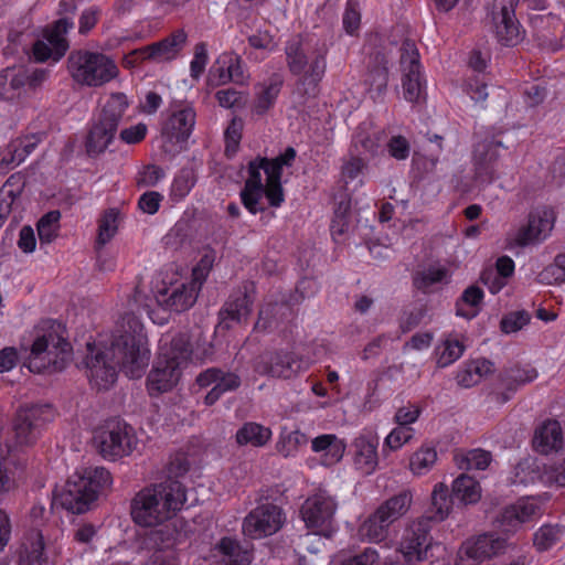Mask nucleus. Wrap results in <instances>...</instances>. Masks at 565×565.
<instances>
[{
  "label": "nucleus",
  "instance_id": "nucleus-4",
  "mask_svg": "<svg viewBox=\"0 0 565 565\" xmlns=\"http://www.w3.org/2000/svg\"><path fill=\"white\" fill-rule=\"evenodd\" d=\"M111 483V475L106 468L88 467L82 475L71 477L61 489L54 490L53 504L73 514L85 513Z\"/></svg>",
  "mask_w": 565,
  "mask_h": 565
},
{
  "label": "nucleus",
  "instance_id": "nucleus-23",
  "mask_svg": "<svg viewBox=\"0 0 565 565\" xmlns=\"http://www.w3.org/2000/svg\"><path fill=\"white\" fill-rule=\"evenodd\" d=\"M199 292L190 280L170 282L169 286L163 282L156 289V300L170 311L183 312L195 303Z\"/></svg>",
  "mask_w": 565,
  "mask_h": 565
},
{
  "label": "nucleus",
  "instance_id": "nucleus-52",
  "mask_svg": "<svg viewBox=\"0 0 565 565\" xmlns=\"http://www.w3.org/2000/svg\"><path fill=\"white\" fill-rule=\"evenodd\" d=\"M466 347L462 341L456 337H448L445 339L441 345V351L438 354L437 364L440 367L449 366L459 360Z\"/></svg>",
  "mask_w": 565,
  "mask_h": 565
},
{
  "label": "nucleus",
  "instance_id": "nucleus-19",
  "mask_svg": "<svg viewBox=\"0 0 565 565\" xmlns=\"http://www.w3.org/2000/svg\"><path fill=\"white\" fill-rule=\"evenodd\" d=\"M542 514V507L534 497H523L505 505L498 514L495 522L504 533H514L523 524L534 521Z\"/></svg>",
  "mask_w": 565,
  "mask_h": 565
},
{
  "label": "nucleus",
  "instance_id": "nucleus-31",
  "mask_svg": "<svg viewBox=\"0 0 565 565\" xmlns=\"http://www.w3.org/2000/svg\"><path fill=\"white\" fill-rule=\"evenodd\" d=\"M117 128L108 122L97 119L88 129L85 138V150L88 157L96 158L104 153L115 139Z\"/></svg>",
  "mask_w": 565,
  "mask_h": 565
},
{
  "label": "nucleus",
  "instance_id": "nucleus-17",
  "mask_svg": "<svg viewBox=\"0 0 565 565\" xmlns=\"http://www.w3.org/2000/svg\"><path fill=\"white\" fill-rule=\"evenodd\" d=\"M520 0H494L492 22L495 36L504 46H514L522 41L521 24L515 17V8Z\"/></svg>",
  "mask_w": 565,
  "mask_h": 565
},
{
  "label": "nucleus",
  "instance_id": "nucleus-63",
  "mask_svg": "<svg viewBox=\"0 0 565 565\" xmlns=\"http://www.w3.org/2000/svg\"><path fill=\"white\" fill-rule=\"evenodd\" d=\"M148 134V126L143 122L126 127L119 132V139L126 145H138L142 142Z\"/></svg>",
  "mask_w": 565,
  "mask_h": 565
},
{
  "label": "nucleus",
  "instance_id": "nucleus-11",
  "mask_svg": "<svg viewBox=\"0 0 565 565\" xmlns=\"http://www.w3.org/2000/svg\"><path fill=\"white\" fill-rule=\"evenodd\" d=\"M55 417L51 404L21 406L15 414L13 430L18 444L30 446L36 443L47 423Z\"/></svg>",
  "mask_w": 565,
  "mask_h": 565
},
{
  "label": "nucleus",
  "instance_id": "nucleus-5",
  "mask_svg": "<svg viewBox=\"0 0 565 565\" xmlns=\"http://www.w3.org/2000/svg\"><path fill=\"white\" fill-rule=\"evenodd\" d=\"M67 70L75 83L87 87H100L119 75V67L110 56L83 49L70 53Z\"/></svg>",
  "mask_w": 565,
  "mask_h": 565
},
{
  "label": "nucleus",
  "instance_id": "nucleus-34",
  "mask_svg": "<svg viewBox=\"0 0 565 565\" xmlns=\"http://www.w3.org/2000/svg\"><path fill=\"white\" fill-rule=\"evenodd\" d=\"M456 500L444 483H437L431 492L429 509L420 518H427L429 524L444 521L450 514Z\"/></svg>",
  "mask_w": 565,
  "mask_h": 565
},
{
  "label": "nucleus",
  "instance_id": "nucleus-43",
  "mask_svg": "<svg viewBox=\"0 0 565 565\" xmlns=\"http://www.w3.org/2000/svg\"><path fill=\"white\" fill-rule=\"evenodd\" d=\"M193 347L188 333H178L171 340L170 348L167 352H161L159 356L167 359L169 362H177L182 369L192 358Z\"/></svg>",
  "mask_w": 565,
  "mask_h": 565
},
{
  "label": "nucleus",
  "instance_id": "nucleus-3",
  "mask_svg": "<svg viewBox=\"0 0 565 565\" xmlns=\"http://www.w3.org/2000/svg\"><path fill=\"white\" fill-rule=\"evenodd\" d=\"M331 44L324 39H318L307 52L299 39L286 43L285 54L289 72L299 76L297 85L306 95L315 96L319 84L326 75L327 56Z\"/></svg>",
  "mask_w": 565,
  "mask_h": 565
},
{
  "label": "nucleus",
  "instance_id": "nucleus-8",
  "mask_svg": "<svg viewBox=\"0 0 565 565\" xmlns=\"http://www.w3.org/2000/svg\"><path fill=\"white\" fill-rule=\"evenodd\" d=\"M95 440L102 456L109 460L131 455L138 445L135 428L119 417L106 420Z\"/></svg>",
  "mask_w": 565,
  "mask_h": 565
},
{
  "label": "nucleus",
  "instance_id": "nucleus-21",
  "mask_svg": "<svg viewBox=\"0 0 565 565\" xmlns=\"http://www.w3.org/2000/svg\"><path fill=\"white\" fill-rule=\"evenodd\" d=\"M253 291V284H245L230 295L218 312L220 326L231 329L247 320L254 303Z\"/></svg>",
  "mask_w": 565,
  "mask_h": 565
},
{
  "label": "nucleus",
  "instance_id": "nucleus-33",
  "mask_svg": "<svg viewBox=\"0 0 565 565\" xmlns=\"http://www.w3.org/2000/svg\"><path fill=\"white\" fill-rule=\"evenodd\" d=\"M297 157V151L292 147H287L285 151L277 157L269 159L268 158V170L267 177L269 178L270 189L269 195L270 199H274L276 202L281 200V177L285 167H291Z\"/></svg>",
  "mask_w": 565,
  "mask_h": 565
},
{
  "label": "nucleus",
  "instance_id": "nucleus-54",
  "mask_svg": "<svg viewBox=\"0 0 565 565\" xmlns=\"http://www.w3.org/2000/svg\"><path fill=\"white\" fill-rule=\"evenodd\" d=\"M540 478V470L536 463L531 459H524L514 467L511 483L515 486H527L535 483Z\"/></svg>",
  "mask_w": 565,
  "mask_h": 565
},
{
  "label": "nucleus",
  "instance_id": "nucleus-6",
  "mask_svg": "<svg viewBox=\"0 0 565 565\" xmlns=\"http://www.w3.org/2000/svg\"><path fill=\"white\" fill-rule=\"evenodd\" d=\"M72 359V345L63 337L49 331L33 340L24 366L36 374L63 371Z\"/></svg>",
  "mask_w": 565,
  "mask_h": 565
},
{
  "label": "nucleus",
  "instance_id": "nucleus-44",
  "mask_svg": "<svg viewBox=\"0 0 565 565\" xmlns=\"http://www.w3.org/2000/svg\"><path fill=\"white\" fill-rule=\"evenodd\" d=\"M412 500L409 491H402L384 501L376 511L392 524L408 511Z\"/></svg>",
  "mask_w": 565,
  "mask_h": 565
},
{
  "label": "nucleus",
  "instance_id": "nucleus-29",
  "mask_svg": "<svg viewBox=\"0 0 565 565\" xmlns=\"http://www.w3.org/2000/svg\"><path fill=\"white\" fill-rule=\"evenodd\" d=\"M353 462L355 468L363 475H371L379 463L377 447L379 438L372 431H365L354 438Z\"/></svg>",
  "mask_w": 565,
  "mask_h": 565
},
{
  "label": "nucleus",
  "instance_id": "nucleus-9",
  "mask_svg": "<svg viewBox=\"0 0 565 565\" xmlns=\"http://www.w3.org/2000/svg\"><path fill=\"white\" fill-rule=\"evenodd\" d=\"M43 70L26 66L7 67L0 71V99L11 104H23L45 79Z\"/></svg>",
  "mask_w": 565,
  "mask_h": 565
},
{
  "label": "nucleus",
  "instance_id": "nucleus-58",
  "mask_svg": "<svg viewBox=\"0 0 565 565\" xmlns=\"http://www.w3.org/2000/svg\"><path fill=\"white\" fill-rule=\"evenodd\" d=\"M427 309L424 305L415 306L409 310H405L399 318V329L402 333L409 332L420 324L426 317Z\"/></svg>",
  "mask_w": 565,
  "mask_h": 565
},
{
  "label": "nucleus",
  "instance_id": "nucleus-41",
  "mask_svg": "<svg viewBox=\"0 0 565 565\" xmlns=\"http://www.w3.org/2000/svg\"><path fill=\"white\" fill-rule=\"evenodd\" d=\"M451 494L459 504H472L481 498V488L475 478L462 473L454 480Z\"/></svg>",
  "mask_w": 565,
  "mask_h": 565
},
{
  "label": "nucleus",
  "instance_id": "nucleus-32",
  "mask_svg": "<svg viewBox=\"0 0 565 565\" xmlns=\"http://www.w3.org/2000/svg\"><path fill=\"white\" fill-rule=\"evenodd\" d=\"M284 81L279 75H274L263 83L255 85V99L253 113L263 116L271 109L280 94Z\"/></svg>",
  "mask_w": 565,
  "mask_h": 565
},
{
  "label": "nucleus",
  "instance_id": "nucleus-14",
  "mask_svg": "<svg viewBox=\"0 0 565 565\" xmlns=\"http://www.w3.org/2000/svg\"><path fill=\"white\" fill-rule=\"evenodd\" d=\"M195 385L201 390L210 388L203 402L206 406H213L224 394L238 390L242 385V380L234 371L212 366L198 374Z\"/></svg>",
  "mask_w": 565,
  "mask_h": 565
},
{
  "label": "nucleus",
  "instance_id": "nucleus-2",
  "mask_svg": "<svg viewBox=\"0 0 565 565\" xmlns=\"http://www.w3.org/2000/svg\"><path fill=\"white\" fill-rule=\"evenodd\" d=\"M186 502V489L177 479L140 490L131 502V516L141 526H156L173 518Z\"/></svg>",
  "mask_w": 565,
  "mask_h": 565
},
{
  "label": "nucleus",
  "instance_id": "nucleus-1",
  "mask_svg": "<svg viewBox=\"0 0 565 565\" xmlns=\"http://www.w3.org/2000/svg\"><path fill=\"white\" fill-rule=\"evenodd\" d=\"M122 332L115 335L109 348L87 343L85 364L92 386L108 390L117 380L118 369L130 379L142 376L150 360V350L139 318H122Z\"/></svg>",
  "mask_w": 565,
  "mask_h": 565
},
{
  "label": "nucleus",
  "instance_id": "nucleus-49",
  "mask_svg": "<svg viewBox=\"0 0 565 565\" xmlns=\"http://www.w3.org/2000/svg\"><path fill=\"white\" fill-rule=\"evenodd\" d=\"M437 460V451L433 446L424 445L415 451L409 459V468L413 473L426 475Z\"/></svg>",
  "mask_w": 565,
  "mask_h": 565
},
{
  "label": "nucleus",
  "instance_id": "nucleus-30",
  "mask_svg": "<svg viewBox=\"0 0 565 565\" xmlns=\"http://www.w3.org/2000/svg\"><path fill=\"white\" fill-rule=\"evenodd\" d=\"M564 444L563 430L556 419H547L535 430L533 448L542 455H548L562 449Z\"/></svg>",
  "mask_w": 565,
  "mask_h": 565
},
{
  "label": "nucleus",
  "instance_id": "nucleus-35",
  "mask_svg": "<svg viewBox=\"0 0 565 565\" xmlns=\"http://www.w3.org/2000/svg\"><path fill=\"white\" fill-rule=\"evenodd\" d=\"M215 551L222 565H249L253 559L252 551L230 536L222 537L215 545Z\"/></svg>",
  "mask_w": 565,
  "mask_h": 565
},
{
  "label": "nucleus",
  "instance_id": "nucleus-25",
  "mask_svg": "<svg viewBox=\"0 0 565 565\" xmlns=\"http://www.w3.org/2000/svg\"><path fill=\"white\" fill-rule=\"evenodd\" d=\"M230 82L238 85H245L246 76L242 58L238 55L223 53L216 58L210 68L207 83L212 87H220Z\"/></svg>",
  "mask_w": 565,
  "mask_h": 565
},
{
  "label": "nucleus",
  "instance_id": "nucleus-7",
  "mask_svg": "<svg viewBox=\"0 0 565 565\" xmlns=\"http://www.w3.org/2000/svg\"><path fill=\"white\" fill-rule=\"evenodd\" d=\"M268 158L257 156L252 159L247 164V179L239 193L241 201L244 207L253 215L263 212L265 209L259 206V203L265 196L271 207H279L285 202L284 189H281V200L276 202L270 199L269 189L270 182L267 177Z\"/></svg>",
  "mask_w": 565,
  "mask_h": 565
},
{
  "label": "nucleus",
  "instance_id": "nucleus-56",
  "mask_svg": "<svg viewBox=\"0 0 565 565\" xmlns=\"http://www.w3.org/2000/svg\"><path fill=\"white\" fill-rule=\"evenodd\" d=\"M307 444V436L306 434L301 433L300 430H291L286 431L284 430L280 435L279 440V451L282 452L285 456H290L294 451L298 449V447Z\"/></svg>",
  "mask_w": 565,
  "mask_h": 565
},
{
  "label": "nucleus",
  "instance_id": "nucleus-60",
  "mask_svg": "<svg viewBox=\"0 0 565 565\" xmlns=\"http://www.w3.org/2000/svg\"><path fill=\"white\" fill-rule=\"evenodd\" d=\"M414 436V429L411 426L397 425L385 438L384 446L391 450H397L408 443Z\"/></svg>",
  "mask_w": 565,
  "mask_h": 565
},
{
  "label": "nucleus",
  "instance_id": "nucleus-26",
  "mask_svg": "<svg viewBox=\"0 0 565 565\" xmlns=\"http://www.w3.org/2000/svg\"><path fill=\"white\" fill-rule=\"evenodd\" d=\"M294 316L290 300L281 297L274 300L268 297L258 311V318L254 326V331L269 333L280 328L285 321Z\"/></svg>",
  "mask_w": 565,
  "mask_h": 565
},
{
  "label": "nucleus",
  "instance_id": "nucleus-53",
  "mask_svg": "<svg viewBox=\"0 0 565 565\" xmlns=\"http://www.w3.org/2000/svg\"><path fill=\"white\" fill-rule=\"evenodd\" d=\"M215 258V250L209 248L204 252V254L201 256L199 262L193 267L190 281L196 289L201 290L203 284L205 282L206 278L210 275V271L214 266Z\"/></svg>",
  "mask_w": 565,
  "mask_h": 565
},
{
  "label": "nucleus",
  "instance_id": "nucleus-39",
  "mask_svg": "<svg viewBox=\"0 0 565 565\" xmlns=\"http://www.w3.org/2000/svg\"><path fill=\"white\" fill-rule=\"evenodd\" d=\"M483 298L484 292L479 286L471 285L467 287L456 301V315L467 320L476 318Z\"/></svg>",
  "mask_w": 565,
  "mask_h": 565
},
{
  "label": "nucleus",
  "instance_id": "nucleus-59",
  "mask_svg": "<svg viewBox=\"0 0 565 565\" xmlns=\"http://www.w3.org/2000/svg\"><path fill=\"white\" fill-rule=\"evenodd\" d=\"M195 184V178L189 170L180 171L173 179L171 192L174 198H185Z\"/></svg>",
  "mask_w": 565,
  "mask_h": 565
},
{
  "label": "nucleus",
  "instance_id": "nucleus-36",
  "mask_svg": "<svg viewBox=\"0 0 565 565\" xmlns=\"http://www.w3.org/2000/svg\"><path fill=\"white\" fill-rule=\"evenodd\" d=\"M73 25L67 18H61L44 30L43 41L53 49L54 62H58L66 54L70 47L66 34Z\"/></svg>",
  "mask_w": 565,
  "mask_h": 565
},
{
  "label": "nucleus",
  "instance_id": "nucleus-48",
  "mask_svg": "<svg viewBox=\"0 0 565 565\" xmlns=\"http://www.w3.org/2000/svg\"><path fill=\"white\" fill-rule=\"evenodd\" d=\"M564 533L563 526L544 524L534 533V546L540 552L548 551L562 541Z\"/></svg>",
  "mask_w": 565,
  "mask_h": 565
},
{
  "label": "nucleus",
  "instance_id": "nucleus-12",
  "mask_svg": "<svg viewBox=\"0 0 565 565\" xmlns=\"http://www.w3.org/2000/svg\"><path fill=\"white\" fill-rule=\"evenodd\" d=\"M338 504L332 495L319 490L301 505L300 514L308 529L329 537Z\"/></svg>",
  "mask_w": 565,
  "mask_h": 565
},
{
  "label": "nucleus",
  "instance_id": "nucleus-40",
  "mask_svg": "<svg viewBox=\"0 0 565 565\" xmlns=\"http://www.w3.org/2000/svg\"><path fill=\"white\" fill-rule=\"evenodd\" d=\"M391 523H388L375 510L359 527L358 534L362 541L370 543L384 542L390 532Z\"/></svg>",
  "mask_w": 565,
  "mask_h": 565
},
{
  "label": "nucleus",
  "instance_id": "nucleus-62",
  "mask_svg": "<svg viewBox=\"0 0 565 565\" xmlns=\"http://www.w3.org/2000/svg\"><path fill=\"white\" fill-rule=\"evenodd\" d=\"M490 362L483 360L482 362H475L467 370L458 374V383L461 386L470 387L476 384L483 372V367L486 371H489Z\"/></svg>",
  "mask_w": 565,
  "mask_h": 565
},
{
  "label": "nucleus",
  "instance_id": "nucleus-24",
  "mask_svg": "<svg viewBox=\"0 0 565 565\" xmlns=\"http://www.w3.org/2000/svg\"><path fill=\"white\" fill-rule=\"evenodd\" d=\"M554 223L555 213L552 209H535L530 212L527 224L518 231L514 241L519 246L543 241L550 235Z\"/></svg>",
  "mask_w": 565,
  "mask_h": 565
},
{
  "label": "nucleus",
  "instance_id": "nucleus-50",
  "mask_svg": "<svg viewBox=\"0 0 565 565\" xmlns=\"http://www.w3.org/2000/svg\"><path fill=\"white\" fill-rule=\"evenodd\" d=\"M61 212L53 210L45 213L38 222L36 230L41 244L52 243L60 230Z\"/></svg>",
  "mask_w": 565,
  "mask_h": 565
},
{
  "label": "nucleus",
  "instance_id": "nucleus-16",
  "mask_svg": "<svg viewBox=\"0 0 565 565\" xmlns=\"http://www.w3.org/2000/svg\"><path fill=\"white\" fill-rule=\"evenodd\" d=\"M308 366V361L295 352L276 351L262 355L255 364V371L260 375L291 379Z\"/></svg>",
  "mask_w": 565,
  "mask_h": 565
},
{
  "label": "nucleus",
  "instance_id": "nucleus-47",
  "mask_svg": "<svg viewBox=\"0 0 565 565\" xmlns=\"http://www.w3.org/2000/svg\"><path fill=\"white\" fill-rule=\"evenodd\" d=\"M455 460L462 470H484L489 467L492 455L490 451L477 448L461 455H456Z\"/></svg>",
  "mask_w": 565,
  "mask_h": 565
},
{
  "label": "nucleus",
  "instance_id": "nucleus-51",
  "mask_svg": "<svg viewBox=\"0 0 565 565\" xmlns=\"http://www.w3.org/2000/svg\"><path fill=\"white\" fill-rule=\"evenodd\" d=\"M351 225V207L349 203L340 202L334 210L330 224V233L335 243L348 233Z\"/></svg>",
  "mask_w": 565,
  "mask_h": 565
},
{
  "label": "nucleus",
  "instance_id": "nucleus-38",
  "mask_svg": "<svg viewBox=\"0 0 565 565\" xmlns=\"http://www.w3.org/2000/svg\"><path fill=\"white\" fill-rule=\"evenodd\" d=\"M372 98H377L386 92L388 83L387 60L383 54H377L374 62L369 66L365 78Z\"/></svg>",
  "mask_w": 565,
  "mask_h": 565
},
{
  "label": "nucleus",
  "instance_id": "nucleus-28",
  "mask_svg": "<svg viewBox=\"0 0 565 565\" xmlns=\"http://www.w3.org/2000/svg\"><path fill=\"white\" fill-rule=\"evenodd\" d=\"M188 42V33L184 29L173 30L163 39L147 44L148 56L152 63H168L174 61L183 51Z\"/></svg>",
  "mask_w": 565,
  "mask_h": 565
},
{
  "label": "nucleus",
  "instance_id": "nucleus-46",
  "mask_svg": "<svg viewBox=\"0 0 565 565\" xmlns=\"http://www.w3.org/2000/svg\"><path fill=\"white\" fill-rule=\"evenodd\" d=\"M120 213L117 209L106 210L98 220V231L95 245L104 247L109 243L118 231Z\"/></svg>",
  "mask_w": 565,
  "mask_h": 565
},
{
  "label": "nucleus",
  "instance_id": "nucleus-64",
  "mask_svg": "<svg viewBox=\"0 0 565 565\" xmlns=\"http://www.w3.org/2000/svg\"><path fill=\"white\" fill-rule=\"evenodd\" d=\"M366 168V162L361 157H351L341 169V177L345 184L358 179Z\"/></svg>",
  "mask_w": 565,
  "mask_h": 565
},
{
  "label": "nucleus",
  "instance_id": "nucleus-37",
  "mask_svg": "<svg viewBox=\"0 0 565 565\" xmlns=\"http://www.w3.org/2000/svg\"><path fill=\"white\" fill-rule=\"evenodd\" d=\"M271 429L256 422L244 423L236 431L235 440L238 446L260 448L271 439Z\"/></svg>",
  "mask_w": 565,
  "mask_h": 565
},
{
  "label": "nucleus",
  "instance_id": "nucleus-57",
  "mask_svg": "<svg viewBox=\"0 0 565 565\" xmlns=\"http://www.w3.org/2000/svg\"><path fill=\"white\" fill-rule=\"evenodd\" d=\"M209 63L207 44L199 42L194 46L193 58L190 62V75L193 79H199L205 71Z\"/></svg>",
  "mask_w": 565,
  "mask_h": 565
},
{
  "label": "nucleus",
  "instance_id": "nucleus-42",
  "mask_svg": "<svg viewBox=\"0 0 565 565\" xmlns=\"http://www.w3.org/2000/svg\"><path fill=\"white\" fill-rule=\"evenodd\" d=\"M449 278L450 274L446 267L429 266L414 275L413 285L423 294H430L435 285L447 284Z\"/></svg>",
  "mask_w": 565,
  "mask_h": 565
},
{
  "label": "nucleus",
  "instance_id": "nucleus-18",
  "mask_svg": "<svg viewBox=\"0 0 565 565\" xmlns=\"http://www.w3.org/2000/svg\"><path fill=\"white\" fill-rule=\"evenodd\" d=\"M505 546L507 541L494 534L471 537L459 548L456 565H480L503 552Z\"/></svg>",
  "mask_w": 565,
  "mask_h": 565
},
{
  "label": "nucleus",
  "instance_id": "nucleus-10",
  "mask_svg": "<svg viewBox=\"0 0 565 565\" xmlns=\"http://www.w3.org/2000/svg\"><path fill=\"white\" fill-rule=\"evenodd\" d=\"M195 122L193 105L185 100H174L161 115V137L167 143L182 147L192 135Z\"/></svg>",
  "mask_w": 565,
  "mask_h": 565
},
{
  "label": "nucleus",
  "instance_id": "nucleus-20",
  "mask_svg": "<svg viewBox=\"0 0 565 565\" xmlns=\"http://www.w3.org/2000/svg\"><path fill=\"white\" fill-rule=\"evenodd\" d=\"M431 529L427 518H419L405 530L399 551L406 562H420L426 558L433 540Z\"/></svg>",
  "mask_w": 565,
  "mask_h": 565
},
{
  "label": "nucleus",
  "instance_id": "nucleus-27",
  "mask_svg": "<svg viewBox=\"0 0 565 565\" xmlns=\"http://www.w3.org/2000/svg\"><path fill=\"white\" fill-rule=\"evenodd\" d=\"M181 370L177 362L171 363L167 361V359L158 356L147 377L149 395L158 396L164 392L171 391L180 380Z\"/></svg>",
  "mask_w": 565,
  "mask_h": 565
},
{
  "label": "nucleus",
  "instance_id": "nucleus-13",
  "mask_svg": "<svg viewBox=\"0 0 565 565\" xmlns=\"http://www.w3.org/2000/svg\"><path fill=\"white\" fill-rule=\"evenodd\" d=\"M402 86L404 98L417 103L426 94V78L420 64V56L414 43L406 41L401 50Z\"/></svg>",
  "mask_w": 565,
  "mask_h": 565
},
{
  "label": "nucleus",
  "instance_id": "nucleus-61",
  "mask_svg": "<svg viewBox=\"0 0 565 565\" xmlns=\"http://www.w3.org/2000/svg\"><path fill=\"white\" fill-rule=\"evenodd\" d=\"M531 320L530 315L524 311H514L504 316L501 320L500 327L504 333H513L521 330Z\"/></svg>",
  "mask_w": 565,
  "mask_h": 565
},
{
  "label": "nucleus",
  "instance_id": "nucleus-55",
  "mask_svg": "<svg viewBox=\"0 0 565 565\" xmlns=\"http://www.w3.org/2000/svg\"><path fill=\"white\" fill-rule=\"evenodd\" d=\"M540 281L544 284L565 282V254H558L554 263L540 273Z\"/></svg>",
  "mask_w": 565,
  "mask_h": 565
},
{
  "label": "nucleus",
  "instance_id": "nucleus-22",
  "mask_svg": "<svg viewBox=\"0 0 565 565\" xmlns=\"http://www.w3.org/2000/svg\"><path fill=\"white\" fill-rule=\"evenodd\" d=\"M499 148H503V143L495 136H487L475 145V179L478 183L490 184L498 178L495 162Z\"/></svg>",
  "mask_w": 565,
  "mask_h": 565
},
{
  "label": "nucleus",
  "instance_id": "nucleus-15",
  "mask_svg": "<svg viewBox=\"0 0 565 565\" xmlns=\"http://www.w3.org/2000/svg\"><path fill=\"white\" fill-rule=\"evenodd\" d=\"M285 521L280 507L263 503L253 509L243 521V532L250 539H262L278 532Z\"/></svg>",
  "mask_w": 565,
  "mask_h": 565
},
{
  "label": "nucleus",
  "instance_id": "nucleus-45",
  "mask_svg": "<svg viewBox=\"0 0 565 565\" xmlns=\"http://www.w3.org/2000/svg\"><path fill=\"white\" fill-rule=\"evenodd\" d=\"M129 106L128 98L124 93H113L103 106L99 119L108 122L118 129L119 122Z\"/></svg>",
  "mask_w": 565,
  "mask_h": 565
}]
</instances>
